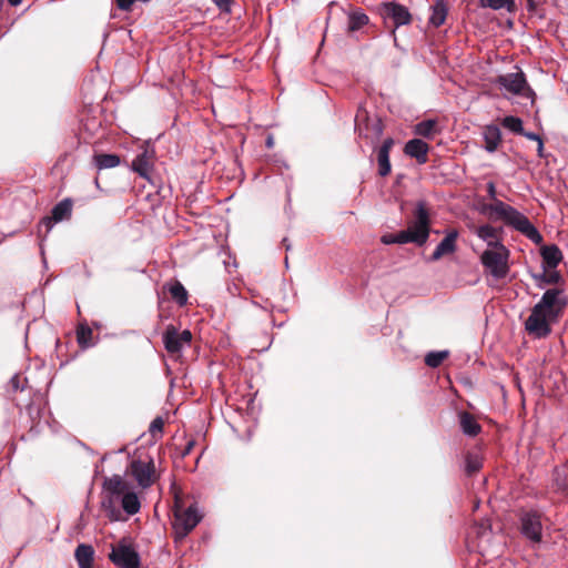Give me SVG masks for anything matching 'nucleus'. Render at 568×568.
I'll list each match as a JSON object with an SVG mask.
<instances>
[{"instance_id": "49530a36", "label": "nucleus", "mask_w": 568, "mask_h": 568, "mask_svg": "<svg viewBox=\"0 0 568 568\" xmlns=\"http://www.w3.org/2000/svg\"><path fill=\"white\" fill-rule=\"evenodd\" d=\"M22 0H8V2L12 6V7H17L21 3Z\"/></svg>"}, {"instance_id": "4be33fe9", "label": "nucleus", "mask_w": 568, "mask_h": 568, "mask_svg": "<svg viewBox=\"0 0 568 568\" xmlns=\"http://www.w3.org/2000/svg\"><path fill=\"white\" fill-rule=\"evenodd\" d=\"M74 557L79 568H92L94 559V549L91 545L80 544L75 548Z\"/></svg>"}, {"instance_id": "f257e3e1", "label": "nucleus", "mask_w": 568, "mask_h": 568, "mask_svg": "<svg viewBox=\"0 0 568 568\" xmlns=\"http://www.w3.org/2000/svg\"><path fill=\"white\" fill-rule=\"evenodd\" d=\"M566 306L562 291L547 290L540 301L532 307L525 322V329L535 338L547 337L551 333V324L557 322Z\"/></svg>"}, {"instance_id": "79ce46f5", "label": "nucleus", "mask_w": 568, "mask_h": 568, "mask_svg": "<svg viewBox=\"0 0 568 568\" xmlns=\"http://www.w3.org/2000/svg\"><path fill=\"white\" fill-rule=\"evenodd\" d=\"M382 242L384 244H397L396 234H386L382 236Z\"/></svg>"}, {"instance_id": "ea45409f", "label": "nucleus", "mask_w": 568, "mask_h": 568, "mask_svg": "<svg viewBox=\"0 0 568 568\" xmlns=\"http://www.w3.org/2000/svg\"><path fill=\"white\" fill-rule=\"evenodd\" d=\"M179 338L180 341H182V343H184V345H190L191 341H192V334L190 331L187 329H184L183 332H179Z\"/></svg>"}, {"instance_id": "09e8293b", "label": "nucleus", "mask_w": 568, "mask_h": 568, "mask_svg": "<svg viewBox=\"0 0 568 568\" xmlns=\"http://www.w3.org/2000/svg\"><path fill=\"white\" fill-rule=\"evenodd\" d=\"M286 241H287V239H284V240H283V243L286 245V250H290V245H288V244H286Z\"/></svg>"}, {"instance_id": "3c124183", "label": "nucleus", "mask_w": 568, "mask_h": 568, "mask_svg": "<svg viewBox=\"0 0 568 568\" xmlns=\"http://www.w3.org/2000/svg\"><path fill=\"white\" fill-rule=\"evenodd\" d=\"M231 0H226V2H230Z\"/></svg>"}, {"instance_id": "ddd939ff", "label": "nucleus", "mask_w": 568, "mask_h": 568, "mask_svg": "<svg viewBox=\"0 0 568 568\" xmlns=\"http://www.w3.org/2000/svg\"><path fill=\"white\" fill-rule=\"evenodd\" d=\"M428 144L420 139L409 140L404 148V153L407 156L415 159L419 164H425L428 161Z\"/></svg>"}, {"instance_id": "7c9ffc66", "label": "nucleus", "mask_w": 568, "mask_h": 568, "mask_svg": "<svg viewBox=\"0 0 568 568\" xmlns=\"http://www.w3.org/2000/svg\"><path fill=\"white\" fill-rule=\"evenodd\" d=\"M501 124L509 131L521 134L524 131L523 121L518 116L507 115L503 119Z\"/></svg>"}, {"instance_id": "72a5a7b5", "label": "nucleus", "mask_w": 568, "mask_h": 568, "mask_svg": "<svg viewBox=\"0 0 568 568\" xmlns=\"http://www.w3.org/2000/svg\"><path fill=\"white\" fill-rule=\"evenodd\" d=\"M397 244H406V243H414L419 246L418 239L414 235L412 231L404 230L396 234Z\"/></svg>"}, {"instance_id": "a19ab883", "label": "nucleus", "mask_w": 568, "mask_h": 568, "mask_svg": "<svg viewBox=\"0 0 568 568\" xmlns=\"http://www.w3.org/2000/svg\"><path fill=\"white\" fill-rule=\"evenodd\" d=\"M520 135L525 136L528 140L536 141L537 143L539 142V140H542L539 134L535 132H527L525 130L521 132Z\"/></svg>"}, {"instance_id": "393cba45", "label": "nucleus", "mask_w": 568, "mask_h": 568, "mask_svg": "<svg viewBox=\"0 0 568 568\" xmlns=\"http://www.w3.org/2000/svg\"><path fill=\"white\" fill-rule=\"evenodd\" d=\"M369 18L363 12L361 9L354 10L348 14V24L347 30L349 32H355L368 24Z\"/></svg>"}, {"instance_id": "1a4fd4ad", "label": "nucleus", "mask_w": 568, "mask_h": 568, "mask_svg": "<svg viewBox=\"0 0 568 568\" xmlns=\"http://www.w3.org/2000/svg\"><path fill=\"white\" fill-rule=\"evenodd\" d=\"M109 559L118 568L141 567V558L139 552L124 539L120 540L115 546L112 547V550L109 554Z\"/></svg>"}, {"instance_id": "9d476101", "label": "nucleus", "mask_w": 568, "mask_h": 568, "mask_svg": "<svg viewBox=\"0 0 568 568\" xmlns=\"http://www.w3.org/2000/svg\"><path fill=\"white\" fill-rule=\"evenodd\" d=\"M520 532L531 542H540L542 538L541 513L535 509L523 510L519 515Z\"/></svg>"}, {"instance_id": "20e7f679", "label": "nucleus", "mask_w": 568, "mask_h": 568, "mask_svg": "<svg viewBox=\"0 0 568 568\" xmlns=\"http://www.w3.org/2000/svg\"><path fill=\"white\" fill-rule=\"evenodd\" d=\"M510 251L506 245H500L498 248H486L480 254V263L484 267L485 274L491 276L495 281L504 280L509 271Z\"/></svg>"}, {"instance_id": "9b49d317", "label": "nucleus", "mask_w": 568, "mask_h": 568, "mask_svg": "<svg viewBox=\"0 0 568 568\" xmlns=\"http://www.w3.org/2000/svg\"><path fill=\"white\" fill-rule=\"evenodd\" d=\"M429 224L430 220L426 203L424 201H419L414 212V221L408 226V230L418 239L419 246L424 245L428 240Z\"/></svg>"}, {"instance_id": "c756f323", "label": "nucleus", "mask_w": 568, "mask_h": 568, "mask_svg": "<svg viewBox=\"0 0 568 568\" xmlns=\"http://www.w3.org/2000/svg\"><path fill=\"white\" fill-rule=\"evenodd\" d=\"M448 351L429 352L425 356V364L432 368H436L448 357Z\"/></svg>"}, {"instance_id": "2eb2a0df", "label": "nucleus", "mask_w": 568, "mask_h": 568, "mask_svg": "<svg viewBox=\"0 0 568 568\" xmlns=\"http://www.w3.org/2000/svg\"><path fill=\"white\" fill-rule=\"evenodd\" d=\"M475 234L486 242L487 248H498L500 245H505L498 230L490 224L479 225L476 227Z\"/></svg>"}, {"instance_id": "e433bc0d", "label": "nucleus", "mask_w": 568, "mask_h": 568, "mask_svg": "<svg viewBox=\"0 0 568 568\" xmlns=\"http://www.w3.org/2000/svg\"><path fill=\"white\" fill-rule=\"evenodd\" d=\"M9 384L13 392L22 390L24 388L22 377L18 374L11 377Z\"/></svg>"}, {"instance_id": "a211bd4d", "label": "nucleus", "mask_w": 568, "mask_h": 568, "mask_svg": "<svg viewBox=\"0 0 568 568\" xmlns=\"http://www.w3.org/2000/svg\"><path fill=\"white\" fill-rule=\"evenodd\" d=\"M483 139L485 141L484 149L488 153L496 152L501 142L500 129L495 124L486 125L483 130Z\"/></svg>"}, {"instance_id": "473e14b6", "label": "nucleus", "mask_w": 568, "mask_h": 568, "mask_svg": "<svg viewBox=\"0 0 568 568\" xmlns=\"http://www.w3.org/2000/svg\"><path fill=\"white\" fill-rule=\"evenodd\" d=\"M535 278L539 281V287H544L542 284H557L561 280V276L557 271H551L549 273L544 272L535 276Z\"/></svg>"}, {"instance_id": "8fccbe9b", "label": "nucleus", "mask_w": 568, "mask_h": 568, "mask_svg": "<svg viewBox=\"0 0 568 568\" xmlns=\"http://www.w3.org/2000/svg\"><path fill=\"white\" fill-rule=\"evenodd\" d=\"M142 2H149L150 0H141Z\"/></svg>"}, {"instance_id": "5701e85b", "label": "nucleus", "mask_w": 568, "mask_h": 568, "mask_svg": "<svg viewBox=\"0 0 568 568\" xmlns=\"http://www.w3.org/2000/svg\"><path fill=\"white\" fill-rule=\"evenodd\" d=\"M459 424L462 432L470 437L477 436L481 430V426L478 424L475 417L467 412H462L459 414Z\"/></svg>"}, {"instance_id": "a18cd8bd", "label": "nucleus", "mask_w": 568, "mask_h": 568, "mask_svg": "<svg viewBox=\"0 0 568 568\" xmlns=\"http://www.w3.org/2000/svg\"><path fill=\"white\" fill-rule=\"evenodd\" d=\"M527 9L528 11L532 12L536 9V2L535 0H527Z\"/></svg>"}, {"instance_id": "dca6fc26", "label": "nucleus", "mask_w": 568, "mask_h": 568, "mask_svg": "<svg viewBox=\"0 0 568 568\" xmlns=\"http://www.w3.org/2000/svg\"><path fill=\"white\" fill-rule=\"evenodd\" d=\"M544 270H554L562 261V253L556 244L545 245L540 250Z\"/></svg>"}, {"instance_id": "c85d7f7f", "label": "nucleus", "mask_w": 568, "mask_h": 568, "mask_svg": "<svg viewBox=\"0 0 568 568\" xmlns=\"http://www.w3.org/2000/svg\"><path fill=\"white\" fill-rule=\"evenodd\" d=\"M554 484L557 490H568V468L557 467L554 470Z\"/></svg>"}, {"instance_id": "c9c22d12", "label": "nucleus", "mask_w": 568, "mask_h": 568, "mask_svg": "<svg viewBox=\"0 0 568 568\" xmlns=\"http://www.w3.org/2000/svg\"><path fill=\"white\" fill-rule=\"evenodd\" d=\"M163 425H164V423L161 417L154 418L149 428L152 436H155L156 433L161 434L163 430Z\"/></svg>"}, {"instance_id": "a878e982", "label": "nucleus", "mask_w": 568, "mask_h": 568, "mask_svg": "<svg viewBox=\"0 0 568 568\" xmlns=\"http://www.w3.org/2000/svg\"><path fill=\"white\" fill-rule=\"evenodd\" d=\"M93 162L99 170L112 169L120 164V158L116 154L102 153L95 154L93 156Z\"/></svg>"}, {"instance_id": "aec40b11", "label": "nucleus", "mask_w": 568, "mask_h": 568, "mask_svg": "<svg viewBox=\"0 0 568 568\" xmlns=\"http://www.w3.org/2000/svg\"><path fill=\"white\" fill-rule=\"evenodd\" d=\"M179 337V331L173 325L168 326L163 333V344L170 354H179L185 346Z\"/></svg>"}, {"instance_id": "0eeeda50", "label": "nucleus", "mask_w": 568, "mask_h": 568, "mask_svg": "<svg viewBox=\"0 0 568 568\" xmlns=\"http://www.w3.org/2000/svg\"><path fill=\"white\" fill-rule=\"evenodd\" d=\"M129 470L138 485L143 489L151 487L158 478L154 460L149 455L144 458L132 459Z\"/></svg>"}, {"instance_id": "6ab92c4d", "label": "nucleus", "mask_w": 568, "mask_h": 568, "mask_svg": "<svg viewBox=\"0 0 568 568\" xmlns=\"http://www.w3.org/2000/svg\"><path fill=\"white\" fill-rule=\"evenodd\" d=\"M448 14V4L446 0H434L430 6V14L428 22L430 26L438 28L446 21Z\"/></svg>"}, {"instance_id": "f03ea898", "label": "nucleus", "mask_w": 568, "mask_h": 568, "mask_svg": "<svg viewBox=\"0 0 568 568\" xmlns=\"http://www.w3.org/2000/svg\"><path fill=\"white\" fill-rule=\"evenodd\" d=\"M486 190L491 203L483 206V212L485 214H488L494 220L503 221L506 225L521 233L534 244H540L542 242V235L526 215L514 206L497 199V191L494 182H488L486 184Z\"/></svg>"}, {"instance_id": "b1692460", "label": "nucleus", "mask_w": 568, "mask_h": 568, "mask_svg": "<svg viewBox=\"0 0 568 568\" xmlns=\"http://www.w3.org/2000/svg\"><path fill=\"white\" fill-rule=\"evenodd\" d=\"M478 4L483 9H491L495 11L505 9L507 12L513 13L516 11L515 0H479Z\"/></svg>"}, {"instance_id": "7ed1b4c3", "label": "nucleus", "mask_w": 568, "mask_h": 568, "mask_svg": "<svg viewBox=\"0 0 568 568\" xmlns=\"http://www.w3.org/2000/svg\"><path fill=\"white\" fill-rule=\"evenodd\" d=\"M104 488L110 494V497L102 503L103 508L108 511L112 520H118V510L115 509L114 501H121L123 510L132 516L140 511L141 503L138 495L129 489V485L122 479L121 476L114 475L104 480Z\"/></svg>"}, {"instance_id": "2f4dec72", "label": "nucleus", "mask_w": 568, "mask_h": 568, "mask_svg": "<svg viewBox=\"0 0 568 568\" xmlns=\"http://www.w3.org/2000/svg\"><path fill=\"white\" fill-rule=\"evenodd\" d=\"M92 329L87 325H81L77 329V339L81 347L87 348L91 346Z\"/></svg>"}, {"instance_id": "4468645a", "label": "nucleus", "mask_w": 568, "mask_h": 568, "mask_svg": "<svg viewBox=\"0 0 568 568\" xmlns=\"http://www.w3.org/2000/svg\"><path fill=\"white\" fill-rule=\"evenodd\" d=\"M394 139L387 138L383 141L382 145L377 152V164H378V174L381 176H386L390 173V161L389 153L392 148L394 146Z\"/></svg>"}, {"instance_id": "37998d69", "label": "nucleus", "mask_w": 568, "mask_h": 568, "mask_svg": "<svg viewBox=\"0 0 568 568\" xmlns=\"http://www.w3.org/2000/svg\"><path fill=\"white\" fill-rule=\"evenodd\" d=\"M193 446H194V440H190L185 448L183 449L182 452V457H185L186 455H189L191 453V450L193 449Z\"/></svg>"}, {"instance_id": "6e6552de", "label": "nucleus", "mask_w": 568, "mask_h": 568, "mask_svg": "<svg viewBox=\"0 0 568 568\" xmlns=\"http://www.w3.org/2000/svg\"><path fill=\"white\" fill-rule=\"evenodd\" d=\"M496 83L500 89L515 94L521 95L524 98L530 99L534 102L535 92L528 85L526 77L523 71H518L515 73H506L501 74L496 79Z\"/></svg>"}, {"instance_id": "f8f14e48", "label": "nucleus", "mask_w": 568, "mask_h": 568, "mask_svg": "<svg viewBox=\"0 0 568 568\" xmlns=\"http://www.w3.org/2000/svg\"><path fill=\"white\" fill-rule=\"evenodd\" d=\"M72 212V202L70 199H64L60 201L58 204H55L51 211L50 217H43L38 226V232L41 233L44 229L45 234H48L51 229L53 227V224L57 222H61L65 219H68L71 215Z\"/></svg>"}, {"instance_id": "c03bdc74", "label": "nucleus", "mask_w": 568, "mask_h": 568, "mask_svg": "<svg viewBox=\"0 0 568 568\" xmlns=\"http://www.w3.org/2000/svg\"><path fill=\"white\" fill-rule=\"evenodd\" d=\"M537 153L540 158L544 156V142L542 140H539L538 146H537Z\"/></svg>"}, {"instance_id": "412c9836", "label": "nucleus", "mask_w": 568, "mask_h": 568, "mask_svg": "<svg viewBox=\"0 0 568 568\" xmlns=\"http://www.w3.org/2000/svg\"><path fill=\"white\" fill-rule=\"evenodd\" d=\"M152 168L151 155L149 154L148 150H144L142 153L138 154L132 161L133 171L146 180L150 179Z\"/></svg>"}, {"instance_id": "de8ad7c7", "label": "nucleus", "mask_w": 568, "mask_h": 568, "mask_svg": "<svg viewBox=\"0 0 568 568\" xmlns=\"http://www.w3.org/2000/svg\"><path fill=\"white\" fill-rule=\"evenodd\" d=\"M273 143H274V142H273V138H272V136H268V138L266 139V146H267V148H272V146H273Z\"/></svg>"}, {"instance_id": "cd10ccee", "label": "nucleus", "mask_w": 568, "mask_h": 568, "mask_svg": "<svg viewBox=\"0 0 568 568\" xmlns=\"http://www.w3.org/2000/svg\"><path fill=\"white\" fill-rule=\"evenodd\" d=\"M437 122L436 120H425L422 122H418L415 125L414 132L417 135H420L426 139H432L436 133Z\"/></svg>"}, {"instance_id": "58836bf2", "label": "nucleus", "mask_w": 568, "mask_h": 568, "mask_svg": "<svg viewBox=\"0 0 568 568\" xmlns=\"http://www.w3.org/2000/svg\"><path fill=\"white\" fill-rule=\"evenodd\" d=\"M474 532H476L478 536H484V535H488L490 532V529L487 524L481 523L474 527Z\"/></svg>"}, {"instance_id": "39448f33", "label": "nucleus", "mask_w": 568, "mask_h": 568, "mask_svg": "<svg viewBox=\"0 0 568 568\" xmlns=\"http://www.w3.org/2000/svg\"><path fill=\"white\" fill-rule=\"evenodd\" d=\"M202 515L199 513L196 505H190L184 508L179 503L174 507L173 529L176 538L186 537L201 521Z\"/></svg>"}, {"instance_id": "423d86ee", "label": "nucleus", "mask_w": 568, "mask_h": 568, "mask_svg": "<svg viewBox=\"0 0 568 568\" xmlns=\"http://www.w3.org/2000/svg\"><path fill=\"white\" fill-rule=\"evenodd\" d=\"M378 12L385 24H387L388 21L392 22L390 36L396 42V30L399 27L407 26L412 22V14L408 8L402 3L389 1L381 3Z\"/></svg>"}, {"instance_id": "4c0bfd02", "label": "nucleus", "mask_w": 568, "mask_h": 568, "mask_svg": "<svg viewBox=\"0 0 568 568\" xmlns=\"http://www.w3.org/2000/svg\"><path fill=\"white\" fill-rule=\"evenodd\" d=\"M135 1L136 0H115L118 8L123 11H130Z\"/></svg>"}, {"instance_id": "f704fd0d", "label": "nucleus", "mask_w": 568, "mask_h": 568, "mask_svg": "<svg viewBox=\"0 0 568 568\" xmlns=\"http://www.w3.org/2000/svg\"><path fill=\"white\" fill-rule=\"evenodd\" d=\"M481 467V462L477 456L468 455L466 457V471L468 475H471L478 471Z\"/></svg>"}, {"instance_id": "bb28decb", "label": "nucleus", "mask_w": 568, "mask_h": 568, "mask_svg": "<svg viewBox=\"0 0 568 568\" xmlns=\"http://www.w3.org/2000/svg\"><path fill=\"white\" fill-rule=\"evenodd\" d=\"M168 290L169 293L171 294V297L175 301V303L179 306L186 305L189 294L181 282L175 281L174 283L169 285Z\"/></svg>"}, {"instance_id": "f3484780", "label": "nucleus", "mask_w": 568, "mask_h": 568, "mask_svg": "<svg viewBox=\"0 0 568 568\" xmlns=\"http://www.w3.org/2000/svg\"><path fill=\"white\" fill-rule=\"evenodd\" d=\"M457 231L449 232L436 246L430 260L437 261L446 254H452L456 251Z\"/></svg>"}]
</instances>
